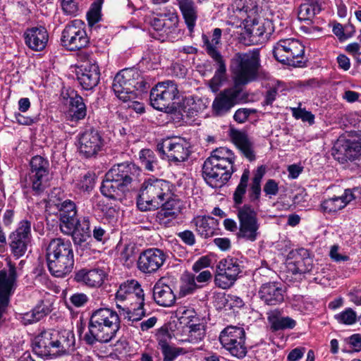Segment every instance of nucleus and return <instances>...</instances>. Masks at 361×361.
<instances>
[{
  "instance_id": "obj_1",
  "label": "nucleus",
  "mask_w": 361,
  "mask_h": 361,
  "mask_svg": "<svg viewBox=\"0 0 361 361\" xmlns=\"http://www.w3.org/2000/svg\"><path fill=\"white\" fill-rule=\"evenodd\" d=\"M75 338L68 330H44L35 336L32 343L34 353L42 357H56L72 353Z\"/></svg>"
},
{
  "instance_id": "obj_2",
  "label": "nucleus",
  "mask_w": 361,
  "mask_h": 361,
  "mask_svg": "<svg viewBox=\"0 0 361 361\" xmlns=\"http://www.w3.org/2000/svg\"><path fill=\"white\" fill-rule=\"evenodd\" d=\"M120 324V318L116 311L109 308L96 310L90 316L84 341L91 345L96 343H109L116 337Z\"/></svg>"
},
{
  "instance_id": "obj_3",
  "label": "nucleus",
  "mask_w": 361,
  "mask_h": 361,
  "mask_svg": "<svg viewBox=\"0 0 361 361\" xmlns=\"http://www.w3.org/2000/svg\"><path fill=\"white\" fill-rule=\"evenodd\" d=\"M46 258L50 273L56 277L70 274L74 265L72 243L61 238L51 239L46 248Z\"/></svg>"
},
{
  "instance_id": "obj_4",
  "label": "nucleus",
  "mask_w": 361,
  "mask_h": 361,
  "mask_svg": "<svg viewBox=\"0 0 361 361\" xmlns=\"http://www.w3.org/2000/svg\"><path fill=\"white\" fill-rule=\"evenodd\" d=\"M172 185L164 179L149 178L142 183L137 196V205L141 211L157 209L165 199L171 195Z\"/></svg>"
},
{
  "instance_id": "obj_5",
  "label": "nucleus",
  "mask_w": 361,
  "mask_h": 361,
  "mask_svg": "<svg viewBox=\"0 0 361 361\" xmlns=\"http://www.w3.org/2000/svg\"><path fill=\"white\" fill-rule=\"evenodd\" d=\"M30 169L20 180L23 189L33 195H41L49 186L51 178L49 161L42 156H35L30 161Z\"/></svg>"
},
{
  "instance_id": "obj_6",
  "label": "nucleus",
  "mask_w": 361,
  "mask_h": 361,
  "mask_svg": "<svg viewBox=\"0 0 361 361\" xmlns=\"http://www.w3.org/2000/svg\"><path fill=\"white\" fill-rule=\"evenodd\" d=\"M260 67L259 51L237 53L231 62L235 85L240 87L255 80Z\"/></svg>"
},
{
  "instance_id": "obj_7",
  "label": "nucleus",
  "mask_w": 361,
  "mask_h": 361,
  "mask_svg": "<svg viewBox=\"0 0 361 361\" xmlns=\"http://www.w3.org/2000/svg\"><path fill=\"white\" fill-rule=\"evenodd\" d=\"M149 84L141 75L140 71L133 68H126L114 77L112 88L115 94L126 102L135 99V91L145 92Z\"/></svg>"
},
{
  "instance_id": "obj_8",
  "label": "nucleus",
  "mask_w": 361,
  "mask_h": 361,
  "mask_svg": "<svg viewBox=\"0 0 361 361\" xmlns=\"http://www.w3.org/2000/svg\"><path fill=\"white\" fill-rule=\"evenodd\" d=\"M305 47L293 38L280 39L273 48V55L279 62L292 66H299L302 63Z\"/></svg>"
},
{
  "instance_id": "obj_9",
  "label": "nucleus",
  "mask_w": 361,
  "mask_h": 361,
  "mask_svg": "<svg viewBox=\"0 0 361 361\" xmlns=\"http://www.w3.org/2000/svg\"><path fill=\"white\" fill-rule=\"evenodd\" d=\"M236 208L238 212L237 216L239 220L238 238L250 242L255 241L259 234V223L257 218V212L249 204H244Z\"/></svg>"
},
{
  "instance_id": "obj_10",
  "label": "nucleus",
  "mask_w": 361,
  "mask_h": 361,
  "mask_svg": "<svg viewBox=\"0 0 361 361\" xmlns=\"http://www.w3.org/2000/svg\"><path fill=\"white\" fill-rule=\"evenodd\" d=\"M61 44L70 51L85 48L90 42L85 30V24L80 20H74L66 25L61 35Z\"/></svg>"
},
{
  "instance_id": "obj_11",
  "label": "nucleus",
  "mask_w": 361,
  "mask_h": 361,
  "mask_svg": "<svg viewBox=\"0 0 361 361\" xmlns=\"http://www.w3.org/2000/svg\"><path fill=\"white\" fill-rule=\"evenodd\" d=\"M177 85L172 80L159 82L151 90L149 99L151 105L159 111H166L178 97Z\"/></svg>"
},
{
  "instance_id": "obj_12",
  "label": "nucleus",
  "mask_w": 361,
  "mask_h": 361,
  "mask_svg": "<svg viewBox=\"0 0 361 361\" xmlns=\"http://www.w3.org/2000/svg\"><path fill=\"white\" fill-rule=\"evenodd\" d=\"M247 99V95L240 87L234 85L221 91L212 103V111L214 115L223 116L228 114L233 107Z\"/></svg>"
},
{
  "instance_id": "obj_13",
  "label": "nucleus",
  "mask_w": 361,
  "mask_h": 361,
  "mask_svg": "<svg viewBox=\"0 0 361 361\" xmlns=\"http://www.w3.org/2000/svg\"><path fill=\"white\" fill-rule=\"evenodd\" d=\"M242 262L235 257H228L221 259L217 266L215 283L219 288L226 289L233 285L243 270Z\"/></svg>"
},
{
  "instance_id": "obj_14",
  "label": "nucleus",
  "mask_w": 361,
  "mask_h": 361,
  "mask_svg": "<svg viewBox=\"0 0 361 361\" xmlns=\"http://www.w3.org/2000/svg\"><path fill=\"white\" fill-rule=\"evenodd\" d=\"M157 148L162 159L174 163L186 161L191 152L190 144L182 137L168 138L158 144Z\"/></svg>"
},
{
  "instance_id": "obj_15",
  "label": "nucleus",
  "mask_w": 361,
  "mask_h": 361,
  "mask_svg": "<svg viewBox=\"0 0 361 361\" xmlns=\"http://www.w3.org/2000/svg\"><path fill=\"white\" fill-rule=\"evenodd\" d=\"M31 240V222L26 219L22 220L18 223L16 229L8 235L11 253L17 259L23 257Z\"/></svg>"
},
{
  "instance_id": "obj_16",
  "label": "nucleus",
  "mask_w": 361,
  "mask_h": 361,
  "mask_svg": "<svg viewBox=\"0 0 361 361\" xmlns=\"http://www.w3.org/2000/svg\"><path fill=\"white\" fill-rule=\"evenodd\" d=\"M233 173V169L228 168L214 158H207L202 166V176L212 188H219L224 185Z\"/></svg>"
},
{
  "instance_id": "obj_17",
  "label": "nucleus",
  "mask_w": 361,
  "mask_h": 361,
  "mask_svg": "<svg viewBox=\"0 0 361 361\" xmlns=\"http://www.w3.org/2000/svg\"><path fill=\"white\" fill-rule=\"evenodd\" d=\"M166 255L158 248H149L142 251L137 259V269L144 274H154L164 264Z\"/></svg>"
},
{
  "instance_id": "obj_18",
  "label": "nucleus",
  "mask_w": 361,
  "mask_h": 361,
  "mask_svg": "<svg viewBox=\"0 0 361 361\" xmlns=\"http://www.w3.org/2000/svg\"><path fill=\"white\" fill-rule=\"evenodd\" d=\"M140 172L141 169L135 164L124 162L114 166L106 173L108 178L116 180L127 187L137 180Z\"/></svg>"
},
{
  "instance_id": "obj_19",
  "label": "nucleus",
  "mask_w": 361,
  "mask_h": 361,
  "mask_svg": "<svg viewBox=\"0 0 361 361\" xmlns=\"http://www.w3.org/2000/svg\"><path fill=\"white\" fill-rule=\"evenodd\" d=\"M100 77L99 66L95 60L87 59L77 71V78L84 90H92L98 85Z\"/></svg>"
},
{
  "instance_id": "obj_20",
  "label": "nucleus",
  "mask_w": 361,
  "mask_h": 361,
  "mask_svg": "<svg viewBox=\"0 0 361 361\" xmlns=\"http://www.w3.org/2000/svg\"><path fill=\"white\" fill-rule=\"evenodd\" d=\"M79 152L85 157L96 156L104 145V140L95 129H90L82 133L79 138Z\"/></svg>"
},
{
  "instance_id": "obj_21",
  "label": "nucleus",
  "mask_w": 361,
  "mask_h": 361,
  "mask_svg": "<svg viewBox=\"0 0 361 361\" xmlns=\"http://www.w3.org/2000/svg\"><path fill=\"white\" fill-rule=\"evenodd\" d=\"M288 256L287 267L293 274H305L312 271L313 259L310 257L307 249L300 248L292 251Z\"/></svg>"
},
{
  "instance_id": "obj_22",
  "label": "nucleus",
  "mask_w": 361,
  "mask_h": 361,
  "mask_svg": "<svg viewBox=\"0 0 361 361\" xmlns=\"http://www.w3.org/2000/svg\"><path fill=\"white\" fill-rule=\"evenodd\" d=\"M358 142H352L344 138H339L334 144L331 154L341 163L353 160L359 155Z\"/></svg>"
},
{
  "instance_id": "obj_23",
  "label": "nucleus",
  "mask_w": 361,
  "mask_h": 361,
  "mask_svg": "<svg viewBox=\"0 0 361 361\" xmlns=\"http://www.w3.org/2000/svg\"><path fill=\"white\" fill-rule=\"evenodd\" d=\"M258 293L259 298L267 305H277L284 300V290L276 282L263 283Z\"/></svg>"
},
{
  "instance_id": "obj_24",
  "label": "nucleus",
  "mask_w": 361,
  "mask_h": 361,
  "mask_svg": "<svg viewBox=\"0 0 361 361\" xmlns=\"http://www.w3.org/2000/svg\"><path fill=\"white\" fill-rule=\"evenodd\" d=\"M25 42L29 48L34 51L43 50L47 44L49 35L44 27H35L26 30Z\"/></svg>"
},
{
  "instance_id": "obj_25",
  "label": "nucleus",
  "mask_w": 361,
  "mask_h": 361,
  "mask_svg": "<svg viewBox=\"0 0 361 361\" xmlns=\"http://www.w3.org/2000/svg\"><path fill=\"white\" fill-rule=\"evenodd\" d=\"M166 281V279L161 278L155 283L153 288V298L159 305L171 307L175 302L176 296Z\"/></svg>"
},
{
  "instance_id": "obj_26",
  "label": "nucleus",
  "mask_w": 361,
  "mask_h": 361,
  "mask_svg": "<svg viewBox=\"0 0 361 361\" xmlns=\"http://www.w3.org/2000/svg\"><path fill=\"white\" fill-rule=\"evenodd\" d=\"M140 299L145 297L144 290L141 285L136 280H127L122 283L116 293V298L118 300H125L128 298Z\"/></svg>"
},
{
  "instance_id": "obj_27",
  "label": "nucleus",
  "mask_w": 361,
  "mask_h": 361,
  "mask_svg": "<svg viewBox=\"0 0 361 361\" xmlns=\"http://www.w3.org/2000/svg\"><path fill=\"white\" fill-rule=\"evenodd\" d=\"M354 198L352 190L347 189L343 195L334 197L323 201L320 206L321 211L324 213L336 212L345 207Z\"/></svg>"
},
{
  "instance_id": "obj_28",
  "label": "nucleus",
  "mask_w": 361,
  "mask_h": 361,
  "mask_svg": "<svg viewBox=\"0 0 361 361\" xmlns=\"http://www.w3.org/2000/svg\"><path fill=\"white\" fill-rule=\"evenodd\" d=\"M60 215V229L66 227L72 228L74 220L77 219V210L75 204L66 200L63 202L56 204Z\"/></svg>"
},
{
  "instance_id": "obj_29",
  "label": "nucleus",
  "mask_w": 361,
  "mask_h": 361,
  "mask_svg": "<svg viewBox=\"0 0 361 361\" xmlns=\"http://www.w3.org/2000/svg\"><path fill=\"white\" fill-rule=\"evenodd\" d=\"M106 274L104 271L99 269H94L90 270L81 269L78 271L75 275V279L84 283L90 287H99L104 281Z\"/></svg>"
},
{
  "instance_id": "obj_30",
  "label": "nucleus",
  "mask_w": 361,
  "mask_h": 361,
  "mask_svg": "<svg viewBox=\"0 0 361 361\" xmlns=\"http://www.w3.org/2000/svg\"><path fill=\"white\" fill-rule=\"evenodd\" d=\"M231 138L233 143L247 159L250 161L255 159L253 143L245 133L234 130L232 132Z\"/></svg>"
},
{
  "instance_id": "obj_31",
  "label": "nucleus",
  "mask_w": 361,
  "mask_h": 361,
  "mask_svg": "<svg viewBox=\"0 0 361 361\" xmlns=\"http://www.w3.org/2000/svg\"><path fill=\"white\" fill-rule=\"evenodd\" d=\"M198 234L204 238H208L215 234L218 226V221L212 216H197L193 219Z\"/></svg>"
},
{
  "instance_id": "obj_32",
  "label": "nucleus",
  "mask_w": 361,
  "mask_h": 361,
  "mask_svg": "<svg viewBox=\"0 0 361 361\" xmlns=\"http://www.w3.org/2000/svg\"><path fill=\"white\" fill-rule=\"evenodd\" d=\"M126 189L122 183L116 182V180H111L107 178V173L105 175V179L103 180L101 186L102 193L113 200H122L123 193Z\"/></svg>"
},
{
  "instance_id": "obj_33",
  "label": "nucleus",
  "mask_w": 361,
  "mask_h": 361,
  "mask_svg": "<svg viewBox=\"0 0 361 361\" xmlns=\"http://www.w3.org/2000/svg\"><path fill=\"white\" fill-rule=\"evenodd\" d=\"M180 10L183 14L188 30L193 31L197 18V11L193 0H178Z\"/></svg>"
},
{
  "instance_id": "obj_34",
  "label": "nucleus",
  "mask_w": 361,
  "mask_h": 361,
  "mask_svg": "<svg viewBox=\"0 0 361 361\" xmlns=\"http://www.w3.org/2000/svg\"><path fill=\"white\" fill-rule=\"evenodd\" d=\"M49 312V307L44 304L43 300H40L31 311L20 314L19 319L25 325L31 324L42 319Z\"/></svg>"
},
{
  "instance_id": "obj_35",
  "label": "nucleus",
  "mask_w": 361,
  "mask_h": 361,
  "mask_svg": "<svg viewBox=\"0 0 361 361\" xmlns=\"http://www.w3.org/2000/svg\"><path fill=\"white\" fill-rule=\"evenodd\" d=\"M208 55L216 63L217 69L210 82L213 85H219L224 79L226 71L225 61L219 51H215L213 49L209 48Z\"/></svg>"
},
{
  "instance_id": "obj_36",
  "label": "nucleus",
  "mask_w": 361,
  "mask_h": 361,
  "mask_svg": "<svg viewBox=\"0 0 361 361\" xmlns=\"http://www.w3.org/2000/svg\"><path fill=\"white\" fill-rule=\"evenodd\" d=\"M61 231L64 234L72 236L73 242L77 248L84 250L90 247L87 240L91 238V235L76 230L74 224L72 228L68 227L66 229L64 227Z\"/></svg>"
},
{
  "instance_id": "obj_37",
  "label": "nucleus",
  "mask_w": 361,
  "mask_h": 361,
  "mask_svg": "<svg viewBox=\"0 0 361 361\" xmlns=\"http://www.w3.org/2000/svg\"><path fill=\"white\" fill-rule=\"evenodd\" d=\"M70 111L74 120L83 119L87 114V108L82 97L75 94L70 97Z\"/></svg>"
},
{
  "instance_id": "obj_38",
  "label": "nucleus",
  "mask_w": 361,
  "mask_h": 361,
  "mask_svg": "<svg viewBox=\"0 0 361 361\" xmlns=\"http://www.w3.org/2000/svg\"><path fill=\"white\" fill-rule=\"evenodd\" d=\"M141 164L149 171L159 169V161L155 153L149 149H143L139 153Z\"/></svg>"
},
{
  "instance_id": "obj_39",
  "label": "nucleus",
  "mask_w": 361,
  "mask_h": 361,
  "mask_svg": "<svg viewBox=\"0 0 361 361\" xmlns=\"http://www.w3.org/2000/svg\"><path fill=\"white\" fill-rule=\"evenodd\" d=\"M209 158H214L215 160L228 168L233 169L235 157L233 153L226 147H219L214 150Z\"/></svg>"
},
{
  "instance_id": "obj_40",
  "label": "nucleus",
  "mask_w": 361,
  "mask_h": 361,
  "mask_svg": "<svg viewBox=\"0 0 361 361\" xmlns=\"http://www.w3.org/2000/svg\"><path fill=\"white\" fill-rule=\"evenodd\" d=\"M269 321L271 324V329L274 331L284 330V329H293L295 325L296 322L289 317H276L273 316L269 317Z\"/></svg>"
},
{
  "instance_id": "obj_41",
  "label": "nucleus",
  "mask_w": 361,
  "mask_h": 361,
  "mask_svg": "<svg viewBox=\"0 0 361 361\" xmlns=\"http://www.w3.org/2000/svg\"><path fill=\"white\" fill-rule=\"evenodd\" d=\"M264 174L262 166L258 168L252 180L249 197L251 202L258 201L261 194V180Z\"/></svg>"
},
{
  "instance_id": "obj_42",
  "label": "nucleus",
  "mask_w": 361,
  "mask_h": 361,
  "mask_svg": "<svg viewBox=\"0 0 361 361\" xmlns=\"http://www.w3.org/2000/svg\"><path fill=\"white\" fill-rule=\"evenodd\" d=\"M249 178L250 171L246 169L243 171L240 183L233 193V201L236 205H240L243 203V199L246 192Z\"/></svg>"
},
{
  "instance_id": "obj_43",
  "label": "nucleus",
  "mask_w": 361,
  "mask_h": 361,
  "mask_svg": "<svg viewBox=\"0 0 361 361\" xmlns=\"http://www.w3.org/2000/svg\"><path fill=\"white\" fill-rule=\"evenodd\" d=\"M199 286L195 283V276L191 274H185L181 277L179 295L184 297L192 293Z\"/></svg>"
},
{
  "instance_id": "obj_44",
  "label": "nucleus",
  "mask_w": 361,
  "mask_h": 361,
  "mask_svg": "<svg viewBox=\"0 0 361 361\" xmlns=\"http://www.w3.org/2000/svg\"><path fill=\"white\" fill-rule=\"evenodd\" d=\"M222 338L226 340L245 338V331L243 327L228 326L221 332L219 341H222Z\"/></svg>"
},
{
  "instance_id": "obj_45",
  "label": "nucleus",
  "mask_w": 361,
  "mask_h": 361,
  "mask_svg": "<svg viewBox=\"0 0 361 361\" xmlns=\"http://www.w3.org/2000/svg\"><path fill=\"white\" fill-rule=\"evenodd\" d=\"M137 300L138 304L137 307L129 310L127 312V317L128 320L133 322L140 321L146 315V311L144 309L145 298L142 297V298Z\"/></svg>"
},
{
  "instance_id": "obj_46",
  "label": "nucleus",
  "mask_w": 361,
  "mask_h": 361,
  "mask_svg": "<svg viewBox=\"0 0 361 361\" xmlns=\"http://www.w3.org/2000/svg\"><path fill=\"white\" fill-rule=\"evenodd\" d=\"M332 31L341 41H343L352 36L353 33L355 32V27L352 25H346L343 27L341 23H335Z\"/></svg>"
},
{
  "instance_id": "obj_47",
  "label": "nucleus",
  "mask_w": 361,
  "mask_h": 361,
  "mask_svg": "<svg viewBox=\"0 0 361 361\" xmlns=\"http://www.w3.org/2000/svg\"><path fill=\"white\" fill-rule=\"evenodd\" d=\"M221 37V30L220 28H215L213 31L212 38L209 40V37L206 35H202V41L205 46V50L208 54V49L211 47L215 51H219L217 49V45L220 44V39Z\"/></svg>"
},
{
  "instance_id": "obj_48",
  "label": "nucleus",
  "mask_w": 361,
  "mask_h": 361,
  "mask_svg": "<svg viewBox=\"0 0 361 361\" xmlns=\"http://www.w3.org/2000/svg\"><path fill=\"white\" fill-rule=\"evenodd\" d=\"M255 357L258 361H271L272 357V350L267 343H262L255 346L253 350Z\"/></svg>"
},
{
  "instance_id": "obj_49",
  "label": "nucleus",
  "mask_w": 361,
  "mask_h": 361,
  "mask_svg": "<svg viewBox=\"0 0 361 361\" xmlns=\"http://www.w3.org/2000/svg\"><path fill=\"white\" fill-rule=\"evenodd\" d=\"M334 318L340 324L352 325L356 322V312L351 308H347L344 311L334 316Z\"/></svg>"
},
{
  "instance_id": "obj_50",
  "label": "nucleus",
  "mask_w": 361,
  "mask_h": 361,
  "mask_svg": "<svg viewBox=\"0 0 361 361\" xmlns=\"http://www.w3.org/2000/svg\"><path fill=\"white\" fill-rule=\"evenodd\" d=\"M161 351L163 355V361H173L179 355H184L187 353V351L183 348L170 345L162 349Z\"/></svg>"
},
{
  "instance_id": "obj_51",
  "label": "nucleus",
  "mask_w": 361,
  "mask_h": 361,
  "mask_svg": "<svg viewBox=\"0 0 361 361\" xmlns=\"http://www.w3.org/2000/svg\"><path fill=\"white\" fill-rule=\"evenodd\" d=\"M231 355L238 359L244 357L247 354V347L245 346V341L240 340V343H233V345H226L224 348Z\"/></svg>"
},
{
  "instance_id": "obj_52",
  "label": "nucleus",
  "mask_w": 361,
  "mask_h": 361,
  "mask_svg": "<svg viewBox=\"0 0 361 361\" xmlns=\"http://www.w3.org/2000/svg\"><path fill=\"white\" fill-rule=\"evenodd\" d=\"M316 14V6L313 4H301L298 11L300 20H311Z\"/></svg>"
},
{
  "instance_id": "obj_53",
  "label": "nucleus",
  "mask_w": 361,
  "mask_h": 361,
  "mask_svg": "<svg viewBox=\"0 0 361 361\" xmlns=\"http://www.w3.org/2000/svg\"><path fill=\"white\" fill-rule=\"evenodd\" d=\"M101 4L94 2L87 13V20L90 26H93L101 20Z\"/></svg>"
},
{
  "instance_id": "obj_54",
  "label": "nucleus",
  "mask_w": 361,
  "mask_h": 361,
  "mask_svg": "<svg viewBox=\"0 0 361 361\" xmlns=\"http://www.w3.org/2000/svg\"><path fill=\"white\" fill-rule=\"evenodd\" d=\"M164 25L162 30L166 35L172 32L177 28L178 18L176 13L164 14Z\"/></svg>"
},
{
  "instance_id": "obj_55",
  "label": "nucleus",
  "mask_w": 361,
  "mask_h": 361,
  "mask_svg": "<svg viewBox=\"0 0 361 361\" xmlns=\"http://www.w3.org/2000/svg\"><path fill=\"white\" fill-rule=\"evenodd\" d=\"M161 208L166 209V210L177 212L178 213H180L182 208V203L176 198L173 192H171V195L168 199H165L163 201V204H161Z\"/></svg>"
},
{
  "instance_id": "obj_56",
  "label": "nucleus",
  "mask_w": 361,
  "mask_h": 361,
  "mask_svg": "<svg viewBox=\"0 0 361 361\" xmlns=\"http://www.w3.org/2000/svg\"><path fill=\"white\" fill-rule=\"evenodd\" d=\"M80 0H61V7L63 12L72 16H76L79 13Z\"/></svg>"
},
{
  "instance_id": "obj_57",
  "label": "nucleus",
  "mask_w": 361,
  "mask_h": 361,
  "mask_svg": "<svg viewBox=\"0 0 361 361\" xmlns=\"http://www.w3.org/2000/svg\"><path fill=\"white\" fill-rule=\"evenodd\" d=\"M156 338L158 342L159 349L161 350L166 347L169 345V342L171 339V335L166 328H160L157 334Z\"/></svg>"
},
{
  "instance_id": "obj_58",
  "label": "nucleus",
  "mask_w": 361,
  "mask_h": 361,
  "mask_svg": "<svg viewBox=\"0 0 361 361\" xmlns=\"http://www.w3.org/2000/svg\"><path fill=\"white\" fill-rule=\"evenodd\" d=\"M293 116L297 119H301L302 121H307L310 124L314 123V116L310 112L306 111L305 109L293 108Z\"/></svg>"
},
{
  "instance_id": "obj_59",
  "label": "nucleus",
  "mask_w": 361,
  "mask_h": 361,
  "mask_svg": "<svg viewBox=\"0 0 361 361\" xmlns=\"http://www.w3.org/2000/svg\"><path fill=\"white\" fill-rule=\"evenodd\" d=\"M180 214V213H178L177 212L169 211L166 210L164 208H161L158 212L157 217L161 224L167 226L172 220L176 219Z\"/></svg>"
},
{
  "instance_id": "obj_60",
  "label": "nucleus",
  "mask_w": 361,
  "mask_h": 361,
  "mask_svg": "<svg viewBox=\"0 0 361 361\" xmlns=\"http://www.w3.org/2000/svg\"><path fill=\"white\" fill-rule=\"evenodd\" d=\"M257 112L256 109L248 108L238 109L233 115V119L238 123H245L251 114Z\"/></svg>"
},
{
  "instance_id": "obj_61",
  "label": "nucleus",
  "mask_w": 361,
  "mask_h": 361,
  "mask_svg": "<svg viewBox=\"0 0 361 361\" xmlns=\"http://www.w3.org/2000/svg\"><path fill=\"white\" fill-rule=\"evenodd\" d=\"M75 229L83 233L91 235L90 221L89 216H83L82 219L78 218L74 220Z\"/></svg>"
},
{
  "instance_id": "obj_62",
  "label": "nucleus",
  "mask_w": 361,
  "mask_h": 361,
  "mask_svg": "<svg viewBox=\"0 0 361 361\" xmlns=\"http://www.w3.org/2000/svg\"><path fill=\"white\" fill-rule=\"evenodd\" d=\"M88 301V296L82 293H76L70 297V302L76 307H81L85 306Z\"/></svg>"
},
{
  "instance_id": "obj_63",
  "label": "nucleus",
  "mask_w": 361,
  "mask_h": 361,
  "mask_svg": "<svg viewBox=\"0 0 361 361\" xmlns=\"http://www.w3.org/2000/svg\"><path fill=\"white\" fill-rule=\"evenodd\" d=\"M264 192L270 198L276 195L279 192L278 183L273 179H269L264 185Z\"/></svg>"
},
{
  "instance_id": "obj_64",
  "label": "nucleus",
  "mask_w": 361,
  "mask_h": 361,
  "mask_svg": "<svg viewBox=\"0 0 361 361\" xmlns=\"http://www.w3.org/2000/svg\"><path fill=\"white\" fill-rule=\"evenodd\" d=\"M135 247L134 245H126L121 252V257L124 262H132L135 259Z\"/></svg>"
}]
</instances>
